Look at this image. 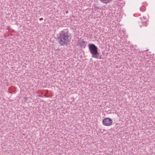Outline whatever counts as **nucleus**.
Here are the masks:
<instances>
[{
    "label": "nucleus",
    "instance_id": "4",
    "mask_svg": "<svg viewBox=\"0 0 155 155\" xmlns=\"http://www.w3.org/2000/svg\"><path fill=\"white\" fill-rule=\"evenodd\" d=\"M77 42L78 45L84 48L85 47L86 43V41L83 39H80L77 41Z\"/></svg>",
    "mask_w": 155,
    "mask_h": 155
},
{
    "label": "nucleus",
    "instance_id": "1",
    "mask_svg": "<svg viewBox=\"0 0 155 155\" xmlns=\"http://www.w3.org/2000/svg\"><path fill=\"white\" fill-rule=\"evenodd\" d=\"M70 35L68 30L64 29L58 34L57 38L58 42L61 45H66L69 41Z\"/></svg>",
    "mask_w": 155,
    "mask_h": 155
},
{
    "label": "nucleus",
    "instance_id": "2",
    "mask_svg": "<svg viewBox=\"0 0 155 155\" xmlns=\"http://www.w3.org/2000/svg\"><path fill=\"white\" fill-rule=\"evenodd\" d=\"M89 48L91 53L92 54V57L97 59L101 58V56L98 52L97 48L94 44H89Z\"/></svg>",
    "mask_w": 155,
    "mask_h": 155
},
{
    "label": "nucleus",
    "instance_id": "5",
    "mask_svg": "<svg viewBox=\"0 0 155 155\" xmlns=\"http://www.w3.org/2000/svg\"><path fill=\"white\" fill-rule=\"evenodd\" d=\"M102 2L104 3H108L111 0H100Z\"/></svg>",
    "mask_w": 155,
    "mask_h": 155
},
{
    "label": "nucleus",
    "instance_id": "8",
    "mask_svg": "<svg viewBox=\"0 0 155 155\" xmlns=\"http://www.w3.org/2000/svg\"><path fill=\"white\" fill-rule=\"evenodd\" d=\"M143 19H144L145 20V18H145V17H143Z\"/></svg>",
    "mask_w": 155,
    "mask_h": 155
},
{
    "label": "nucleus",
    "instance_id": "7",
    "mask_svg": "<svg viewBox=\"0 0 155 155\" xmlns=\"http://www.w3.org/2000/svg\"><path fill=\"white\" fill-rule=\"evenodd\" d=\"M39 20H42L43 19V18H40L39 19Z\"/></svg>",
    "mask_w": 155,
    "mask_h": 155
},
{
    "label": "nucleus",
    "instance_id": "3",
    "mask_svg": "<svg viewBox=\"0 0 155 155\" xmlns=\"http://www.w3.org/2000/svg\"><path fill=\"white\" fill-rule=\"evenodd\" d=\"M102 123L104 125L108 126L111 125L112 124L113 121L110 118L107 117L104 119Z\"/></svg>",
    "mask_w": 155,
    "mask_h": 155
},
{
    "label": "nucleus",
    "instance_id": "6",
    "mask_svg": "<svg viewBox=\"0 0 155 155\" xmlns=\"http://www.w3.org/2000/svg\"><path fill=\"white\" fill-rule=\"evenodd\" d=\"M140 10L142 12H143L145 11V7L144 6H143L141 7L140 8Z\"/></svg>",
    "mask_w": 155,
    "mask_h": 155
}]
</instances>
